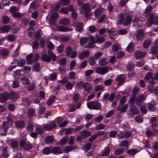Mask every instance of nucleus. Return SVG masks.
<instances>
[{
  "label": "nucleus",
  "instance_id": "1",
  "mask_svg": "<svg viewBox=\"0 0 158 158\" xmlns=\"http://www.w3.org/2000/svg\"><path fill=\"white\" fill-rule=\"evenodd\" d=\"M118 22L119 24H123L124 26H126L130 24L132 22V17L129 14L125 13L123 14L120 13L119 14Z\"/></svg>",
  "mask_w": 158,
  "mask_h": 158
},
{
  "label": "nucleus",
  "instance_id": "2",
  "mask_svg": "<svg viewBox=\"0 0 158 158\" xmlns=\"http://www.w3.org/2000/svg\"><path fill=\"white\" fill-rule=\"evenodd\" d=\"M148 17V22L147 26L148 27L151 26L152 24L158 25V17H155L152 13H150L147 16Z\"/></svg>",
  "mask_w": 158,
  "mask_h": 158
},
{
  "label": "nucleus",
  "instance_id": "3",
  "mask_svg": "<svg viewBox=\"0 0 158 158\" xmlns=\"http://www.w3.org/2000/svg\"><path fill=\"white\" fill-rule=\"evenodd\" d=\"M87 107L89 109H100L101 106L100 103L96 102H90L87 104Z\"/></svg>",
  "mask_w": 158,
  "mask_h": 158
},
{
  "label": "nucleus",
  "instance_id": "4",
  "mask_svg": "<svg viewBox=\"0 0 158 158\" xmlns=\"http://www.w3.org/2000/svg\"><path fill=\"white\" fill-rule=\"evenodd\" d=\"M108 71V68L106 66L105 67L99 66L97 68L95 69V72L101 75L106 74Z\"/></svg>",
  "mask_w": 158,
  "mask_h": 158
},
{
  "label": "nucleus",
  "instance_id": "5",
  "mask_svg": "<svg viewBox=\"0 0 158 158\" xmlns=\"http://www.w3.org/2000/svg\"><path fill=\"white\" fill-rule=\"evenodd\" d=\"M89 5L88 4H84L82 7V11L83 12L85 17L87 18L89 15Z\"/></svg>",
  "mask_w": 158,
  "mask_h": 158
},
{
  "label": "nucleus",
  "instance_id": "6",
  "mask_svg": "<svg viewBox=\"0 0 158 158\" xmlns=\"http://www.w3.org/2000/svg\"><path fill=\"white\" fill-rule=\"evenodd\" d=\"M9 128V123L7 122H3L1 126V129L2 130L1 134L3 135H6L7 131Z\"/></svg>",
  "mask_w": 158,
  "mask_h": 158
},
{
  "label": "nucleus",
  "instance_id": "7",
  "mask_svg": "<svg viewBox=\"0 0 158 158\" xmlns=\"http://www.w3.org/2000/svg\"><path fill=\"white\" fill-rule=\"evenodd\" d=\"M9 93L6 92L0 94V102H5L6 100L9 99Z\"/></svg>",
  "mask_w": 158,
  "mask_h": 158
},
{
  "label": "nucleus",
  "instance_id": "8",
  "mask_svg": "<svg viewBox=\"0 0 158 158\" xmlns=\"http://www.w3.org/2000/svg\"><path fill=\"white\" fill-rule=\"evenodd\" d=\"M145 79L146 80H148L149 82L153 84L155 82L154 81L153 75L152 73L149 72L147 73L145 75Z\"/></svg>",
  "mask_w": 158,
  "mask_h": 158
},
{
  "label": "nucleus",
  "instance_id": "9",
  "mask_svg": "<svg viewBox=\"0 0 158 158\" xmlns=\"http://www.w3.org/2000/svg\"><path fill=\"white\" fill-rule=\"evenodd\" d=\"M146 54V52L145 51L142 52L139 50L136 52L135 54V57L136 59H138L143 57Z\"/></svg>",
  "mask_w": 158,
  "mask_h": 158
},
{
  "label": "nucleus",
  "instance_id": "10",
  "mask_svg": "<svg viewBox=\"0 0 158 158\" xmlns=\"http://www.w3.org/2000/svg\"><path fill=\"white\" fill-rule=\"evenodd\" d=\"M52 59V57L44 53L42 54L40 57V59L41 60L47 62H50Z\"/></svg>",
  "mask_w": 158,
  "mask_h": 158
},
{
  "label": "nucleus",
  "instance_id": "11",
  "mask_svg": "<svg viewBox=\"0 0 158 158\" xmlns=\"http://www.w3.org/2000/svg\"><path fill=\"white\" fill-rule=\"evenodd\" d=\"M58 17L59 15L57 13H54L52 14L51 15L50 20V24L54 25H55L56 24L55 21Z\"/></svg>",
  "mask_w": 158,
  "mask_h": 158
},
{
  "label": "nucleus",
  "instance_id": "12",
  "mask_svg": "<svg viewBox=\"0 0 158 158\" xmlns=\"http://www.w3.org/2000/svg\"><path fill=\"white\" fill-rule=\"evenodd\" d=\"M56 124L53 122H52L49 124L45 125L43 126L44 129L46 131H50L55 127Z\"/></svg>",
  "mask_w": 158,
  "mask_h": 158
},
{
  "label": "nucleus",
  "instance_id": "13",
  "mask_svg": "<svg viewBox=\"0 0 158 158\" xmlns=\"http://www.w3.org/2000/svg\"><path fill=\"white\" fill-rule=\"evenodd\" d=\"M144 20L135 17L133 20V23L135 25H137L138 26L141 27L144 24Z\"/></svg>",
  "mask_w": 158,
  "mask_h": 158
},
{
  "label": "nucleus",
  "instance_id": "14",
  "mask_svg": "<svg viewBox=\"0 0 158 158\" xmlns=\"http://www.w3.org/2000/svg\"><path fill=\"white\" fill-rule=\"evenodd\" d=\"M35 25V21H30L29 23V26H30V27L28 29V31H27V32L30 37H31L32 35L31 34H32L31 31H33V27Z\"/></svg>",
  "mask_w": 158,
  "mask_h": 158
},
{
  "label": "nucleus",
  "instance_id": "15",
  "mask_svg": "<svg viewBox=\"0 0 158 158\" xmlns=\"http://www.w3.org/2000/svg\"><path fill=\"white\" fill-rule=\"evenodd\" d=\"M9 96L10 98L9 99L15 101L17 100L18 98V95L14 91H11L9 93Z\"/></svg>",
  "mask_w": 158,
  "mask_h": 158
},
{
  "label": "nucleus",
  "instance_id": "16",
  "mask_svg": "<svg viewBox=\"0 0 158 158\" xmlns=\"http://www.w3.org/2000/svg\"><path fill=\"white\" fill-rule=\"evenodd\" d=\"M145 97L143 95L138 96L136 99V104L138 106H140L143 102L145 99Z\"/></svg>",
  "mask_w": 158,
  "mask_h": 158
},
{
  "label": "nucleus",
  "instance_id": "17",
  "mask_svg": "<svg viewBox=\"0 0 158 158\" xmlns=\"http://www.w3.org/2000/svg\"><path fill=\"white\" fill-rule=\"evenodd\" d=\"M93 88V85L92 84L87 82H85L83 89L86 92H89Z\"/></svg>",
  "mask_w": 158,
  "mask_h": 158
},
{
  "label": "nucleus",
  "instance_id": "18",
  "mask_svg": "<svg viewBox=\"0 0 158 158\" xmlns=\"http://www.w3.org/2000/svg\"><path fill=\"white\" fill-rule=\"evenodd\" d=\"M52 153L54 154H59L63 153L62 149L59 147H55L51 149Z\"/></svg>",
  "mask_w": 158,
  "mask_h": 158
},
{
  "label": "nucleus",
  "instance_id": "19",
  "mask_svg": "<svg viewBox=\"0 0 158 158\" xmlns=\"http://www.w3.org/2000/svg\"><path fill=\"white\" fill-rule=\"evenodd\" d=\"M39 6L40 4L38 1H34L30 4L29 6V8L35 10L38 8L39 7Z\"/></svg>",
  "mask_w": 158,
  "mask_h": 158
},
{
  "label": "nucleus",
  "instance_id": "20",
  "mask_svg": "<svg viewBox=\"0 0 158 158\" xmlns=\"http://www.w3.org/2000/svg\"><path fill=\"white\" fill-rule=\"evenodd\" d=\"M125 80V77L124 75H120L118 76L116 78V81L120 85Z\"/></svg>",
  "mask_w": 158,
  "mask_h": 158
},
{
  "label": "nucleus",
  "instance_id": "21",
  "mask_svg": "<svg viewBox=\"0 0 158 158\" xmlns=\"http://www.w3.org/2000/svg\"><path fill=\"white\" fill-rule=\"evenodd\" d=\"M128 107V104H126L122 107H121L119 105H118L117 108L118 110L120 111L121 113H123L126 111Z\"/></svg>",
  "mask_w": 158,
  "mask_h": 158
},
{
  "label": "nucleus",
  "instance_id": "22",
  "mask_svg": "<svg viewBox=\"0 0 158 158\" xmlns=\"http://www.w3.org/2000/svg\"><path fill=\"white\" fill-rule=\"evenodd\" d=\"M108 59L106 58L100 59L98 61V64L99 65L105 66L108 63Z\"/></svg>",
  "mask_w": 158,
  "mask_h": 158
},
{
  "label": "nucleus",
  "instance_id": "23",
  "mask_svg": "<svg viewBox=\"0 0 158 158\" xmlns=\"http://www.w3.org/2000/svg\"><path fill=\"white\" fill-rule=\"evenodd\" d=\"M128 142L127 141V140H125L122 141L121 142L120 146L121 147H122L123 149L124 150H127L128 148Z\"/></svg>",
  "mask_w": 158,
  "mask_h": 158
},
{
  "label": "nucleus",
  "instance_id": "24",
  "mask_svg": "<svg viewBox=\"0 0 158 158\" xmlns=\"http://www.w3.org/2000/svg\"><path fill=\"white\" fill-rule=\"evenodd\" d=\"M136 35L137 40H141L143 37V30H137Z\"/></svg>",
  "mask_w": 158,
  "mask_h": 158
},
{
  "label": "nucleus",
  "instance_id": "25",
  "mask_svg": "<svg viewBox=\"0 0 158 158\" xmlns=\"http://www.w3.org/2000/svg\"><path fill=\"white\" fill-rule=\"evenodd\" d=\"M131 112L133 114H137L139 113V110L135 106H130L129 108Z\"/></svg>",
  "mask_w": 158,
  "mask_h": 158
},
{
  "label": "nucleus",
  "instance_id": "26",
  "mask_svg": "<svg viewBox=\"0 0 158 158\" xmlns=\"http://www.w3.org/2000/svg\"><path fill=\"white\" fill-rule=\"evenodd\" d=\"M89 52L88 51H83L81 52L78 56V58L82 59L85 57H88L89 56Z\"/></svg>",
  "mask_w": 158,
  "mask_h": 158
},
{
  "label": "nucleus",
  "instance_id": "27",
  "mask_svg": "<svg viewBox=\"0 0 158 158\" xmlns=\"http://www.w3.org/2000/svg\"><path fill=\"white\" fill-rule=\"evenodd\" d=\"M103 11V9L101 7H99L94 11V15L95 17L98 18L101 15V12Z\"/></svg>",
  "mask_w": 158,
  "mask_h": 158
},
{
  "label": "nucleus",
  "instance_id": "28",
  "mask_svg": "<svg viewBox=\"0 0 158 158\" xmlns=\"http://www.w3.org/2000/svg\"><path fill=\"white\" fill-rule=\"evenodd\" d=\"M16 127L19 128H22L25 126V124L24 122L22 120H19L16 122L15 123Z\"/></svg>",
  "mask_w": 158,
  "mask_h": 158
},
{
  "label": "nucleus",
  "instance_id": "29",
  "mask_svg": "<svg viewBox=\"0 0 158 158\" xmlns=\"http://www.w3.org/2000/svg\"><path fill=\"white\" fill-rule=\"evenodd\" d=\"M2 155L4 157L6 158L9 157V152L7 147L4 148L2 151Z\"/></svg>",
  "mask_w": 158,
  "mask_h": 158
},
{
  "label": "nucleus",
  "instance_id": "30",
  "mask_svg": "<svg viewBox=\"0 0 158 158\" xmlns=\"http://www.w3.org/2000/svg\"><path fill=\"white\" fill-rule=\"evenodd\" d=\"M35 110L33 108L28 109L27 112L28 116L29 118H31L35 115Z\"/></svg>",
  "mask_w": 158,
  "mask_h": 158
},
{
  "label": "nucleus",
  "instance_id": "31",
  "mask_svg": "<svg viewBox=\"0 0 158 158\" xmlns=\"http://www.w3.org/2000/svg\"><path fill=\"white\" fill-rule=\"evenodd\" d=\"M83 27V25L82 23H78L75 26L76 30L78 31H81L82 30Z\"/></svg>",
  "mask_w": 158,
  "mask_h": 158
},
{
  "label": "nucleus",
  "instance_id": "32",
  "mask_svg": "<svg viewBox=\"0 0 158 158\" xmlns=\"http://www.w3.org/2000/svg\"><path fill=\"white\" fill-rule=\"evenodd\" d=\"M155 102H150L148 106V109L149 110L151 111H154L156 108L155 106Z\"/></svg>",
  "mask_w": 158,
  "mask_h": 158
},
{
  "label": "nucleus",
  "instance_id": "33",
  "mask_svg": "<svg viewBox=\"0 0 158 158\" xmlns=\"http://www.w3.org/2000/svg\"><path fill=\"white\" fill-rule=\"evenodd\" d=\"M151 44V40L149 39L146 40L143 43V47L145 48H147L150 46Z\"/></svg>",
  "mask_w": 158,
  "mask_h": 158
},
{
  "label": "nucleus",
  "instance_id": "34",
  "mask_svg": "<svg viewBox=\"0 0 158 158\" xmlns=\"http://www.w3.org/2000/svg\"><path fill=\"white\" fill-rule=\"evenodd\" d=\"M60 23L61 24L66 25L69 24L70 21L69 19L67 18H64L60 20Z\"/></svg>",
  "mask_w": 158,
  "mask_h": 158
},
{
  "label": "nucleus",
  "instance_id": "35",
  "mask_svg": "<svg viewBox=\"0 0 158 158\" xmlns=\"http://www.w3.org/2000/svg\"><path fill=\"white\" fill-rule=\"evenodd\" d=\"M52 152L51 150L48 147L44 148L42 151L43 154L44 155H48Z\"/></svg>",
  "mask_w": 158,
  "mask_h": 158
},
{
  "label": "nucleus",
  "instance_id": "36",
  "mask_svg": "<svg viewBox=\"0 0 158 158\" xmlns=\"http://www.w3.org/2000/svg\"><path fill=\"white\" fill-rule=\"evenodd\" d=\"M91 135V132L85 130L82 132V136L83 138H86Z\"/></svg>",
  "mask_w": 158,
  "mask_h": 158
},
{
  "label": "nucleus",
  "instance_id": "37",
  "mask_svg": "<svg viewBox=\"0 0 158 158\" xmlns=\"http://www.w3.org/2000/svg\"><path fill=\"white\" fill-rule=\"evenodd\" d=\"M105 40L104 37H99L97 36L96 38L95 43H98V44H101Z\"/></svg>",
  "mask_w": 158,
  "mask_h": 158
},
{
  "label": "nucleus",
  "instance_id": "38",
  "mask_svg": "<svg viewBox=\"0 0 158 158\" xmlns=\"http://www.w3.org/2000/svg\"><path fill=\"white\" fill-rule=\"evenodd\" d=\"M57 29L59 31L63 32L70 31L72 30V29H69L68 27H64L63 26L58 27Z\"/></svg>",
  "mask_w": 158,
  "mask_h": 158
},
{
  "label": "nucleus",
  "instance_id": "39",
  "mask_svg": "<svg viewBox=\"0 0 158 158\" xmlns=\"http://www.w3.org/2000/svg\"><path fill=\"white\" fill-rule=\"evenodd\" d=\"M54 141L53 138L52 136H48L45 138V142L46 144L51 143Z\"/></svg>",
  "mask_w": 158,
  "mask_h": 158
},
{
  "label": "nucleus",
  "instance_id": "40",
  "mask_svg": "<svg viewBox=\"0 0 158 158\" xmlns=\"http://www.w3.org/2000/svg\"><path fill=\"white\" fill-rule=\"evenodd\" d=\"M20 29V26L18 25L15 24L12 26L11 30L13 33L17 32Z\"/></svg>",
  "mask_w": 158,
  "mask_h": 158
},
{
  "label": "nucleus",
  "instance_id": "41",
  "mask_svg": "<svg viewBox=\"0 0 158 158\" xmlns=\"http://www.w3.org/2000/svg\"><path fill=\"white\" fill-rule=\"evenodd\" d=\"M21 81L23 84L29 85L30 83V80L27 77H25L22 78Z\"/></svg>",
  "mask_w": 158,
  "mask_h": 158
},
{
  "label": "nucleus",
  "instance_id": "42",
  "mask_svg": "<svg viewBox=\"0 0 158 158\" xmlns=\"http://www.w3.org/2000/svg\"><path fill=\"white\" fill-rule=\"evenodd\" d=\"M9 53V51L8 49H4L1 51V56L3 57L7 56Z\"/></svg>",
  "mask_w": 158,
  "mask_h": 158
},
{
  "label": "nucleus",
  "instance_id": "43",
  "mask_svg": "<svg viewBox=\"0 0 158 158\" xmlns=\"http://www.w3.org/2000/svg\"><path fill=\"white\" fill-rule=\"evenodd\" d=\"M10 27L8 25H6L1 28V31L4 32H7L10 30Z\"/></svg>",
  "mask_w": 158,
  "mask_h": 158
},
{
  "label": "nucleus",
  "instance_id": "44",
  "mask_svg": "<svg viewBox=\"0 0 158 158\" xmlns=\"http://www.w3.org/2000/svg\"><path fill=\"white\" fill-rule=\"evenodd\" d=\"M73 50L72 48L71 47L68 46L66 48L65 50V53L67 56L70 55Z\"/></svg>",
  "mask_w": 158,
  "mask_h": 158
},
{
  "label": "nucleus",
  "instance_id": "45",
  "mask_svg": "<svg viewBox=\"0 0 158 158\" xmlns=\"http://www.w3.org/2000/svg\"><path fill=\"white\" fill-rule=\"evenodd\" d=\"M88 38L86 37H83L80 39V43L81 45H84L88 41Z\"/></svg>",
  "mask_w": 158,
  "mask_h": 158
},
{
  "label": "nucleus",
  "instance_id": "46",
  "mask_svg": "<svg viewBox=\"0 0 158 158\" xmlns=\"http://www.w3.org/2000/svg\"><path fill=\"white\" fill-rule=\"evenodd\" d=\"M134 46V44L132 42L130 43L127 48V51L128 52H131L133 50Z\"/></svg>",
  "mask_w": 158,
  "mask_h": 158
},
{
  "label": "nucleus",
  "instance_id": "47",
  "mask_svg": "<svg viewBox=\"0 0 158 158\" xmlns=\"http://www.w3.org/2000/svg\"><path fill=\"white\" fill-rule=\"evenodd\" d=\"M138 151L137 149H134L129 150L127 151V153L131 155H134Z\"/></svg>",
  "mask_w": 158,
  "mask_h": 158
},
{
  "label": "nucleus",
  "instance_id": "48",
  "mask_svg": "<svg viewBox=\"0 0 158 158\" xmlns=\"http://www.w3.org/2000/svg\"><path fill=\"white\" fill-rule=\"evenodd\" d=\"M85 82L81 81L78 82L76 85V87L78 89H81L82 88H83Z\"/></svg>",
  "mask_w": 158,
  "mask_h": 158
},
{
  "label": "nucleus",
  "instance_id": "49",
  "mask_svg": "<svg viewBox=\"0 0 158 158\" xmlns=\"http://www.w3.org/2000/svg\"><path fill=\"white\" fill-rule=\"evenodd\" d=\"M73 146H68L66 147L64 149V151L66 153H68L73 149Z\"/></svg>",
  "mask_w": 158,
  "mask_h": 158
},
{
  "label": "nucleus",
  "instance_id": "50",
  "mask_svg": "<svg viewBox=\"0 0 158 158\" xmlns=\"http://www.w3.org/2000/svg\"><path fill=\"white\" fill-rule=\"evenodd\" d=\"M48 54L49 56H50L52 57V60L53 61H55L56 59V56L52 52L49 50L48 52Z\"/></svg>",
  "mask_w": 158,
  "mask_h": 158
},
{
  "label": "nucleus",
  "instance_id": "51",
  "mask_svg": "<svg viewBox=\"0 0 158 158\" xmlns=\"http://www.w3.org/2000/svg\"><path fill=\"white\" fill-rule=\"evenodd\" d=\"M35 131L39 135H41L44 133V130L42 127H38L35 128Z\"/></svg>",
  "mask_w": 158,
  "mask_h": 158
},
{
  "label": "nucleus",
  "instance_id": "52",
  "mask_svg": "<svg viewBox=\"0 0 158 158\" xmlns=\"http://www.w3.org/2000/svg\"><path fill=\"white\" fill-rule=\"evenodd\" d=\"M10 20V19L6 16H4L2 17V22L4 24L8 23Z\"/></svg>",
  "mask_w": 158,
  "mask_h": 158
},
{
  "label": "nucleus",
  "instance_id": "53",
  "mask_svg": "<svg viewBox=\"0 0 158 158\" xmlns=\"http://www.w3.org/2000/svg\"><path fill=\"white\" fill-rule=\"evenodd\" d=\"M70 38L69 35H63L60 37V40L63 42H66Z\"/></svg>",
  "mask_w": 158,
  "mask_h": 158
},
{
  "label": "nucleus",
  "instance_id": "54",
  "mask_svg": "<svg viewBox=\"0 0 158 158\" xmlns=\"http://www.w3.org/2000/svg\"><path fill=\"white\" fill-rule=\"evenodd\" d=\"M120 47L119 45L114 44L112 47V49L113 52H117L120 49Z\"/></svg>",
  "mask_w": 158,
  "mask_h": 158
},
{
  "label": "nucleus",
  "instance_id": "55",
  "mask_svg": "<svg viewBox=\"0 0 158 158\" xmlns=\"http://www.w3.org/2000/svg\"><path fill=\"white\" fill-rule=\"evenodd\" d=\"M32 148V144L29 142H27L26 144L25 147L24 148V149L26 150H28Z\"/></svg>",
  "mask_w": 158,
  "mask_h": 158
},
{
  "label": "nucleus",
  "instance_id": "56",
  "mask_svg": "<svg viewBox=\"0 0 158 158\" xmlns=\"http://www.w3.org/2000/svg\"><path fill=\"white\" fill-rule=\"evenodd\" d=\"M135 119L137 122L138 123H141L143 122V117L140 115H139L136 116L135 117Z\"/></svg>",
  "mask_w": 158,
  "mask_h": 158
},
{
  "label": "nucleus",
  "instance_id": "57",
  "mask_svg": "<svg viewBox=\"0 0 158 158\" xmlns=\"http://www.w3.org/2000/svg\"><path fill=\"white\" fill-rule=\"evenodd\" d=\"M68 138V136H66L61 139L60 141V144L61 145H63L67 143Z\"/></svg>",
  "mask_w": 158,
  "mask_h": 158
},
{
  "label": "nucleus",
  "instance_id": "58",
  "mask_svg": "<svg viewBox=\"0 0 158 158\" xmlns=\"http://www.w3.org/2000/svg\"><path fill=\"white\" fill-rule=\"evenodd\" d=\"M33 69L35 71H39L40 70V64L37 63L35 64L33 66Z\"/></svg>",
  "mask_w": 158,
  "mask_h": 158
},
{
  "label": "nucleus",
  "instance_id": "59",
  "mask_svg": "<svg viewBox=\"0 0 158 158\" xmlns=\"http://www.w3.org/2000/svg\"><path fill=\"white\" fill-rule=\"evenodd\" d=\"M158 47L156 46L152 47L151 48V50L152 53L153 54H157Z\"/></svg>",
  "mask_w": 158,
  "mask_h": 158
},
{
  "label": "nucleus",
  "instance_id": "60",
  "mask_svg": "<svg viewBox=\"0 0 158 158\" xmlns=\"http://www.w3.org/2000/svg\"><path fill=\"white\" fill-rule=\"evenodd\" d=\"M57 75L56 73L54 72L50 74V78L52 81H55L56 79Z\"/></svg>",
  "mask_w": 158,
  "mask_h": 158
},
{
  "label": "nucleus",
  "instance_id": "61",
  "mask_svg": "<svg viewBox=\"0 0 158 158\" xmlns=\"http://www.w3.org/2000/svg\"><path fill=\"white\" fill-rule=\"evenodd\" d=\"M33 48L35 49H36L38 48L39 46V44L38 41L36 40L34 41L32 43Z\"/></svg>",
  "mask_w": 158,
  "mask_h": 158
},
{
  "label": "nucleus",
  "instance_id": "62",
  "mask_svg": "<svg viewBox=\"0 0 158 158\" xmlns=\"http://www.w3.org/2000/svg\"><path fill=\"white\" fill-rule=\"evenodd\" d=\"M59 12L64 14H67L68 13V8L67 7H64L62 8L60 10Z\"/></svg>",
  "mask_w": 158,
  "mask_h": 158
},
{
  "label": "nucleus",
  "instance_id": "63",
  "mask_svg": "<svg viewBox=\"0 0 158 158\" xmlns=\"http://www.w3.org/2000/svg\"><path fill=\"white\" fill-rule=\"evenodd\" d=\"M110 148L107 147L102 153V155L103 156H106L109 154L110 152Z\"/></svg>",
  "mask_w": 158,
  "mask_h": 158
},
{
  "label": "nucleus",
  "instance_id": "64",
  "mask_svg": "<svg viewBox=\"0 0 158 158\" xmlns=\"http://www.w3.org/2000/svg\"><path fill=\"white\" fill-rule=\"evenodd\" d=\"M7 39L8 41L12 42L15 40V37L13 34L7 36Z\"/></svg>",
  "mask_w": 158,
  "mask_h": 158
}]
</instances>
